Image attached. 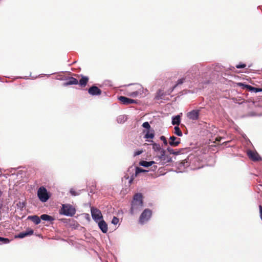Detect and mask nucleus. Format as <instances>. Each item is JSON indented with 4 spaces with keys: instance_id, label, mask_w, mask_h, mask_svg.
I'll return each instance as SVG.
<instances>
[{
    "instance_id": "obj_29",
    "label": "nucleus",
    "mask_w": 262,
    "mask_h": 262,
    "mask_svg": "<svg viewBox=\"0 0 262 262\" xmlns=\"http://www.w3.org/2000/svg\"><path fill=\"white\" fill-rule=\"evenodd\" d=\"M142 126L146 129H149L150 128V126L148 122H145L143 123Z\"/></svg>"
},
{
    "instance_id": "obj_40",
    "label": "nucleus",
    "mask_w": 262,
    "mask_h": 262,
    "mask_svg": "<svg viewBox=\"0 0 262 262\" xmlns=\"http://www.w3.org/2000/svg\"><path fill=\"white\" fill-rule=\"evenodd\" d=\"M154 169H157V166H154Z\"/></svg>"
},
{
    "instance_id": "obj_18",
    "label": "nucleus",
    "mask_w": 262,
    "mask_h": 262,
    "mask_svg": "<svg viewBox=\"0 0 262 262\" xmlns=\"http://www.w3.org/2000/svg\"><path fill=\"white\" fill-rule=\"evenodd\" d=\"M78 83V81L77 79L72 77H70L66 82L67 85L77 84Z\"/></svg>"
},
{
    "instance_id": "obj_25",
    "label": "nucleus",
    "mask_w": 262,
    "mask_h": 262,
    "mask_svg": "<svg viewBox=\"0 0 262 262\" xmlns=\"http://www.w3.org/2000/svg\"><path fill=\"white\" fill-rule=\"evenodd\" d=\"M152 149L156 151H159L162 150L159 144L154 143L152 144Z\"/></svg>"
},
{
    "instance_id": "obj_42",
    "label": "nucleus",
    "mask_w": 262,
    "mask_h": 262,
    "mask_svg": "<svg viewBox=\"0 0 262 262\" xmlns=\"http://www.w3.org/2000/svg\"><path fill=\"white\" fill-rule=\"evenodd\" d=\"M2 194V192L1 191H0V197L1 196Z\"/></svg>"
},
{
    "instance_id": "obj_6",
    "label": "nucleus",
    "mask_w": 262,
    "mask_h": 262,
    "mask_svg": "<svg viewBox=\"0 0 262 262\" xmlns=\"http://www.w3.org/2000/svg\"><path fill=\"white\" fill-rule=\"evenodd\" d=\"M158 158L161 161L162 165H164L172 161L171 158L170 156L166 155V150L164 149L161 150L160 155L158 156Z\"/></svg>"
},
{
    "instance_id": "obj_36",
    "label": "nucleus",
    "mask_w": 262,
    "mask_h": 262,
    "mask_svg": "<svg viewBox=\"0 0 262 262\" xmlns=\"http://www.w3.org/2000/svg\"><path fill=\"white\" fill-rule=\"evenodd\" d=\"M262 92V89L255 88L254 92Z\"/></svg>"
},
{
    "instance_id": "obj_39",
    "label": "nucleus",
    "mask_w": 262,
    "mask_h": 262,
    "mask_svg": "<svg viewBox=\"0 0 262 262\" xmlns=\"http://www.w3.org/2000/svg\"><path fill=\"white\" fill-rule=\"evenodd\" d=\"M133 179H134V178H132L131 180L129 181V182L131 183Z\"/></svg>"
},
{
    "instance_id": "obj_38",
    "label": "nucleus",
    "mask_w": 262,
    "mask_h": 262,
    "mask_svg": "<svg viewBox=\"0 0 262 262\" xmlns=\"http://www.w3.org/2000/svg\"><path fill=\"white\" fill-rule=\"evenodd\" d=\"M182 150V149L179 150H178V151H174L173 155H178L180 154L181 153V150Z\"/></svg>"
},
{
    "instance_id": "obj_37",
    "label": "nucleus",
    "mask_w": 262,
    "mask_h": 262,
    "mask_svg": "<svg viewBox=\"0 0 262 262\" xmlns=\"http://www.w3.org/2000/svg\"><path fill=\"white\" fill-rule=\"evenodd\" d=\"M222 138H223L221 137H216L215 139V141L213 142V143H214L216 141H217V142L220 141Z\"/></svg>"
},
{
    "instance_id": "obj_41",
    "label": "nucleus",
    "mask_w": 262,
    "mask_h": 262,
    "mask_svg": "<svg viewBox=\"0 0 262 262\" xmlns=\"http://www.w3.org/2000/svg\"><path fill=\"white\" fill-rule=\"evenodd\" d=\"M228 142H224V143H223V144H225L226 145V144H227V143H228Z\"/></svg>"
},
{
    "instance_id": "obj_8",
    "label": "nucleus",
    "mask_w": 262,
    "mask_h": 262,
    "mask_svg": "<svg viewBox=\"0 0 262 262\" xmlns=\"http://www.w3.org/2000/svg\"><path fill=\"white\" fill-rule=\"evenodd\" d=\"M200 111L198 110H193L187 114V117L190 120H196L199 118Z\"/></svg>"
},
{
    "instance_id": "obj_23",
    "label": "nucleus",
    "mask_w": 262,
    "mask_h": 262,
    "mask_svg": "<svg viewBox=\"0 0 262 262\" xmlns=\"http://www.w3.org/2000/svg\"><path fill=\"white\" fill-rule=\"evenodd\" d=\"M174 134L175 135H177L178 136H180V137L182 136V132L179 126H176L174 127Z\"/></svg>"
},
{
    "instance_id": "obj_34",
    "label": "nucleus",
    "mask_w": 262,
    "mask_h": 262,
    "mask_svg": "<svg viewBox=\"0 0 262 262\" xmlns=\"http://www.w3.org/2000/svg\"><path fill=\"white\" fill-rule=\"evenodd\" d=\"M142 152H143L142 150H137V151H135L134 156L136 157L137 156H138V155L141 154L142 153Z\"/></svg>"
},
{
    "instance_id": "obj_11",
    "label": "nucleus",
    "mask_w": 262,
    "mask_h": 262,
    "mask_svg": "<svg viewBox=\"0 0 262 262\" xmlns=\"http://www.w3.org/2000/svg\"><path fill=\"white\" fill-rule=\"evenodd\" d=\"M88 93L93 96L100 95L101 94V90L96 86L93 85L88 90Z\"/></svg>"
},
{
    "instance_id": "obj_2",
    "label": "nucleus",
    "mask_w": 262,
    "mask_h": 262,
    "mask_svg": "<svg viewBox=\"0 0 262 262\" xmlns=\"http://www.w3.org/2000/svg\"><path fill=\"white\" fill-rule=\"evenodd\" d=\"M76 213L75 209L70 204H63L60 213L67 216H73Z\"/></svg>"
},
{
    "instance_id": "obj_12",
    "label": "nucleus",
    "mask_w": 262,
    "mask_h": 262,
    "mask_svg": "<svg viewBox=\"0 0 262 262\" xmlns=\"http://www.w3.org/2000/svg\"><path fill=\"white\" fill-rule=\"evenodd\" d=\"M180 138L176 137L173 136L170 137L168 143L171 146L176 147L180 144Z\"/></svg>"
},
{
    "instance_id": "obj_28",
    "label": "nucleus",
    "mask_w": 262,
    "mask_h": 262,
    "mask_svg": "<svg viewBox=\"0 0 262 262\" xmlns=\"http://www.w3.org/2000/svg\"><path fill=\"white\" fill-rule=\"evenodd\" d=\"M10 241L9 238L0 237V242L4 244H8Z\"/></svg>"
},
{
    "instance_id": "obj_4",
    "label": "nucleus",
    "mask_w": 262,
    "mask_h": 262,
    "mask_svg": "<svg viewBox=\"0 0 262 262\" xmlns=\"http://www.w3.org/2000/svg\"><path fill=\"white\" fill-rule=\"evenodd\" d=\"M37 195L42 202H47L50 198L46 188L43 186L40 187L38 189Z\"/></svg>"
},
{
    "instance_id": "obj_21",
    "label": "nucleus",
    "mask_w": 262,
    "mask_h": 262,
    "mask_svg": "<svg viewBox=\"0 0 262 262\" xmlns=\"http://www.w3.org/2000/svg\"><path fill=\"white\" fill-rule=\"evenodd\" d=\"M181 118L179 115L176 116L175 117L172 118V125H177L179 126L180 123Z\"/></svg>"
},
{
    "instance_id": "obj_13",
    "label": "nucleus",
    "mask_w": 262,
    "mask_h": 262,
    "mask_svg": "<svg viewBox=\"0 0 262 262\" xmlns=\"http://www.w3.org/2000/svg\"><path fill=\"white\" fill-rule=\"evenodd\" d=\"M99 228L102 231L103 233H106L107 231V225L103 220H100L97 222Z\"/></svg>"
},
{
    "instance_id": "obj_19",
    "label": "nucleus",
    "mask_w": 262,
    "mask_h": 262,
    "mask_svg": "<svg viewBox=\"0 0 262 262\" xmlns=\"http://www.w3.org/2000/svg\"><path fill=\"white\" fill-rule=\"evenodd\" d=\"M155 163V161H149V162L146 161H141L140 162L139 164L140 165H141L142 166H144L145 167H148L149 166H151Z\"/></svg>"
},
{
    "instance_id": "obj_17",
    "label": "nucleus",
    "mask_w": 262,
    "mask_h": 262,
    "mask_svg": "<svg viewBox=\"0 0 262 262\" xmlns=\"http://www.w3.org/2000/svg\"><path fill=\"white\" fill-rule=\"evenodd\" d=\"M40 219L43 221H49L52 222L54 220V218L48 214H43L40 216Z\"/></svg>"
},
{
    "instance_id": "obj_20",
    "label": "nucleus",
    "mask_w": 262,
    "mask_h": 262,
    "mask_svg": "<svg viewBox=\"0 0 262 262\" xmlns=\"http://www.w3.org/2000/svg\"><path fill=\"white\" fill-rule=\"evenodd\" d=\"M237 85L242 86L243 89H247L249 91L254 92L255 87H253L251 85L245 84L242 83H238Z\"/></svg>"
},
{
    "instance_id": "obj_31",
    "label": "nucleus",
    "mask_w": 262,
    "mask_h": 262,
    "mask_svg": "<svg viewBox=\"0 0 262 262\" xmlns=\"http://www.w3.org/2000/svg\"><path fill=\"white\" fill-rule=\"evenodd\" d=\"M160 140L163 142V143L165 145H167L168 142L167 141L166 138L164 136H161Z\"/></svg>"
},
{
    "instance_id": "obj_22",
    "label": "nucleus",
    "mask_w": 262,
    "mask_h": 262,
    "mask_svg": "<svg viewBox=\"0 0 262 262\" xmlns=\"http://www.w3.org/2000/svg\"><path fill=\"white\" fill-rule=\"evenodd\" d=\"M185 79L184 78L179 79L177 81V83L172 88L170 91L168 92V94H170L178 85L182 84L184 82Z\"/></svg>"
},
{
    "instance_id": "obj_26",
    "label": "nucleus",
    "mask_w": 262,
    "mask_h": 262,
    "mask_svg": "<svg viewBox=\"0 0 262 262\" xmlns=\"http://www.w3.org/2000/svg\"><path fill=\"white\" fill-rule=\"evenodd\" d=\"M147 172V170H144L141 168L137 167L136 168L135 177L137 176V175L141 172Z\"/></svg>"
},
{
    "instance_id": "obj_9",
    "label": "nucleus",
    "mask_w": 262,
    "mask_h": 262,
    "mask_svg": "<svg viewBox=\"0 0 262 262\" xmlns=\"http://www.w3.org/2000/svg\"><path fill=\"white\" fill-rule=\"evenodd\" d=\"M249 158L253 161H259L261 160V158L256 151L249 150L247 152Z\"/></svg>"
},
{
    "instance_id": "obj_30",
    "label": "nucleus",
    "mask_w": 262,
    "mask_h": 262,
    "mask_svg": "<svg viewBox=\"0 0 262 262\" xmlns=\"http://www.w3.org/2000/svg\"><path fill=\"white\" fill-rule=\"evenodd\" d=\"M119 222V219L114 216L112 221V223L114 225H117Z\"/></svg>"
},
{
    "instance_id": "obj_14",
    "label": "nucleus",
    "mask_w": 262,
    "mask_h": 262,
    "mask_svg": "<svg viewBox=\"0 0 262 262\" xmlns=\"http://www.w3.org/2000/svg\"><path fill=\"white\" fill-rule=\"evenodd\" d=\"M33 232L34 231L32 229H30L28 231L19 233L17 235L15 236V237L22 238L27 236L32 235L33 234Z\"/></svg>"
},
{
    "instance_id": "obj_27",
    "label": "nucleus",
    "mask_w": 262,
    "mask_h": 262,
    "mask_svg": "<svg viewBox=\"0 0 262 262\" xmlns=\"http://www.w3.org/2000/svg\"><path fill=\"white\" fill-rule=\"evenodd\" d=\"M154 137V134L153 132L150 133L149 131L145 135V138L152 139Z\"/></svg>"
},
{
    "instance_id": "obj_7",
    "label": "nucleus",
    "mask_w": 262,
    "mask_h": 262,
    "mask_svg": "<svg viewBox=\"0 0 262 262\" xmlns=\"http://www.w3.org/2000/svg\"><path fill=\"white\" fill-rule=\"evenodd\" d=\"M91 211L92 218L96 222H98L102 219L103 216L101 212L97 208L92 207Z\"/></svg>"
},
{
    "instance_id": "obj_32",
    "label": "nucleus",
    "mask_w": 262,
    "mask_h": 262,
    "mask_svg": "<svg viewBox=\"0 0 262 262\" xmlns=\"http://www.w3.org/2000/svg\"><path fill=\"white\" fill-rule=\"evenodd\" d=\"M70 193L73 196H76L79 194V192H77L73 189L70 190Z\"/></svg>"
},
{
    "instance_id": "obj_15",
    "label": "nucleus",
    "mask_w": 262,
    "mask_h": 262,
    "mask_svg": "<svg viewBox=\"0 0 262 262\" xmlns=\"http://www.w3.org/2000/svg\"><path fill=\"white\" fill-rule=\"evenodd\" d=\"M89 79L88 77L82 76L81 78L80 79L78 84H79L81 88H84L86 85L89 81Z\"/></svg>"
},
{
    "instance_id": "obj_1",
    "label": "nucleus",
    "mask_w": 262,
    "mask_h": 262,
    "mask_svg": "<svg viewBox=\"0 0 262 262\" xmlns=\"http://www.w3.org/2000/svg\"><path fill=\"white\" fill-rule=\"evenodd\" d=\"M143 206V195L141 193L134 195L130 210L131 214H134L140 211Z\"/></svg>"
},
{
    "instance_id": "obj_35",
    "label": "nucleus",
    "mask_w": 262,
    "mask_h": 262,
    "mask_svg": "<svg viewBox=\"0 0 262 262\" xmlns=\"http://www.w3.org/2000/svg\"><path fill=\"white\" fill-rule=\"evenodd\" d=\"M167 151H168V152H169L170 154H172V155H173L174 152V150L173 149L171 148L170 147H168V148H167Z\"/></svg>"
},
{
    "instance_id": "obj_24",
    "label": "nucleus",
    "mask_w": 262,
    "mask_h": 262,
    "mask_svg": "<svg viewBox=\"0 0 262 262\" xmlns=\"http://www.w3.org/2000/svg\"><path fill=\"white\" fill-rule=\"evenodd\" d=\"M164 96L165 93L164 91L162 90H159L157 93L156 97L158 99H162Z\"/></svg>"
},
{
    "instance_id": "obj_3",
    "label": "nucleus",
    "mask_w": 262,
    "mask_h": 262,
    "mask_svg": "<svg viewBox=\"0 0 262 262\" xmlns=\"http://www.w3.org/2000/svg\"><path fill=\"white\" fill-rule=\"evenodd\" d=\"M142 87L141 85L134 84L128 89L127 95L132 97H136L139 94H141L142 91Z\"/></svg>"
},
{
    "instance_id": "obj_10",
    "label": "nucleus",
    "mask_w": 262,
    "mask_h": 262,
    "mask_svg": "<svg viewBox=\"0 0 262 262\" xmlns=\"http://www.w3.org/2000/svg\"><path fill=\"white\" fill-rule=\"evenodd\" d=\"M118 100L124 105H128L132 103H137V101L132 99L127 98L125 96H120Z\"/></svg>"
},
{
    "instance_id": "obj_33",
    "label": "nucleus",
    "mask_w": 262,
    "mask_h": 262,
    "mask_svg": "<svg viewBox=\"0 0 262 262\" xmlns=\"http://www.w3.org/2000/svg\"><path fill=\"white\" fill-rule=\"evenodd\" d=\"M246 66L245 64H239L236 66V68L237 69L244 68L246 67Z\"/></svg>"
},
{
    "instance_id": "obj_16",
    "label": "nucleus",
    "mask_w": 262,
    "mask_h": 262,
    "mask_svg": "<svg viewBox=\"0 0 262 262\" xmlns=\"http://www.w3.org/2000/svg\"><path fill=\"white\" fill-rule=\"evenodd\" d=\"M28 219L32 221L36 225L39 224L41 222L40 216L39 217L37 215L29 216Z\"/></svg>"
},
{
    "instance_id": "obj_5",
    "label": "nucleus",
    "mask_w": 262,
    "mask_h": 262,
    "mask_svg": "<svg viewBox=\"0 0 262 262\" xmlns=\"http://www.w3.org/2000/svg\"><path fill=\"white\" fill-rule=\"evenodd\" d=\"M152 215V211L149 209H145L143 212L141 213L139 217V222L141 224H144L147 222Z\"/></svg>"
}]
</instances>
